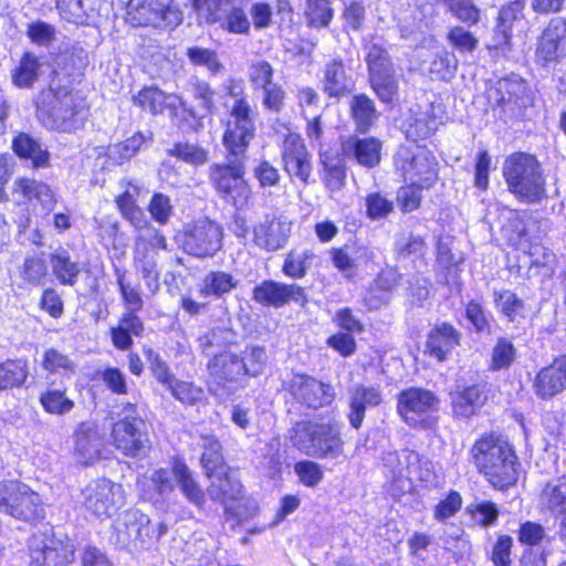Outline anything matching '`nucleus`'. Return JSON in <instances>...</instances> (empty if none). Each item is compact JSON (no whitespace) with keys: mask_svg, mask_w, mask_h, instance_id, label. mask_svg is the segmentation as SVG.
<instances>
[{"mask_svg":"<svg viewBox=\"0 0 566 566\" xmlns=\"http://www.w3.org/2000/svg\"><path fill=\"white\" fill-rule=\"evenodd\" d=\"M321 164L324 168V184L331 191H339L346 181V165L338 155L321 154Z\"/></svg>","mask_w":566,"mask_h":566,"instance_id":"f704fd0d","label":"nucleus"},{"mask_svg":"<svg viewBox=\"0 0 566 566\" xmlns=\"http://www.w3.org/2000/svg\"><path fill=\"white\" fill-rule=\"evenodd\" d=\"M251 107L244 98L238 99L230 113L222 142L227 150L226 163L209 168V178L223 200L237 209L245 207L251 189L244 179L247 151L254 137L255 126Z\"/></svg>","mask_w":566,"mask_h":566,"instance_id":"f257e3e1","label":"nucleus"},{"mask_svg":"<svg viewBox=\"0 0 566 566\" xmlns=\"http://www.w3.org/2000/svg\"><path fill=\"white\" fill-rule=\"evenodd\" d=\"M348 107L355 130L359 134H367L380 117L375 101L365 93L353 95L348 102Z\"/></svg>","mask_w":566,"mask_h":566,"instance_id":"c85d7f7f","label":"nucleus"},{"mask_svg":"<svg viewBox=\"0 0 566 566\" xmlns=\"http://www.w3.org/2000/svg\"><path fill=\"white\" fill-rule=\"evenodd\" d=\"M329 253L334 266L345 279L352 280L357 275V264L355 263L352 249L333 248Z\"/></svg>","mask_w":566,"mask_h":566,"instance_id":"13d9d810","label":"nucleus"},{"mask_svg":"<svg viewBox=\"0 0 566 566\" xmlns=\"http://www.w3.org/2000/svg\"><path fill=\"white\" fill-rule=\"evenodd\" d=\"M382 461L392 482L401 483V488L407 486V471L402 459V450L386 452Z\"/></svg>","mask_w":566,"mask_h":566,"instance_id":"680f3d73","label":"nucleus"},{"mask_svg":"<svg viewBox=\"0 0 566 566\" xmlns=\"http://www.w3.org/2000/svg\"><path fill=\"white\" fill-rule=\"evenodd\" d=\"M209 380L208 387L213 395H221L224 389L233 384H239L243 377L239 355L230 350L214 354L207 364Z\"/></svg>","mask_w":566,"mask_h":566,"instance_id":"aec40b11","label":"nucleus"},{"mask_svg":"<svg viewBox=\"0 0 566 566\" xmlns=\"http://www.w3.org/2000/svg\"><path fill=\"white\" fill-rule=\"evenodd\" d=\"M535 389L536 394L544 399L566 389V355L557 357L537 374Z\"/></svg>","mask_w":566,"mask_h":566,"instance_id":"a878e982","label":"nucleus"},{"mask_svg":"<svg viewBox=\"0 0 566 566\" xmlns=\"http://www.w3.org/2000/svg\"><path fill=\"white\" fill-rule=\"evenodd\" d=\"M169 94L155 86L144 87L133 97L134 103L153 115L163 114Z\"/></svg>","mask_w":566,"mask_h":566,"instance_id":"8fccbe9b","label":"nucleus"},{"mask_svg":"<svg viewBox=\"0 0 566 566\" xmlns=\"http://www.w3.org/2000/svg\"><path fill=\"white\" fill-rule=\"evenodd\" d=\"M306 18L314 28L327 27L333 18V9L328 0H307Z\"/></svg>","mask_w":566,"mask_h":566,"instance_id":"5fc2aeb1","label":"nucleus"},{"mask_svg":"<svg viewBox=\"0 0 566 566\" xmlns=\"http://www.w3.org/2000/svg\"><path fill=\"white\" fill-rule=\"evenodd\" d=\"M223 229L209 219H200L181 235L184 250L196 258L213 256L222 248Z\"/></svg>","mask_w":566,"mask_h":566,"instance_id":"dca6fc26","label":"nucleus"},{"mask_svg":"<svg viewBox=\"0 0 566 566\" xmlns=\"http://www.w3.org/2000/svg\"><path fill=\"white\" fill-rule=\"evenodd\" d=\"M200 446L203 450L200 461L206 475L228 467L221 453V443L214 436L201 434Z\"/></svg>","mask_w":566,"mask_h":566,"instance_id":"e433bc0d","label":"nucleus"},{"mask_svg":"<svg viewBox=\"0 0 566 566\" xmlns=\"http://www.w3.org/2000/svg\"><path fill=\"white\" fill-rule=\"evenodd\" d=\"M282 158L287 174L306 184L311 176L312 166L310 154L300 136L289 135L285 137Z\"/></svg>","mask_w":566,"mask_h":566,"instance_id":"5701e85b","label":"nucleus"},{"mask_svg":"<svg viewBox=\"0 0 566 566\" xmlns=\"http://www.w3.org/2000/svg\"><path fill=\"white\" fill-rule=\"evenodd\" d=\"M40 62L32 53H25L13 74V82L19 87H30L38 78Z\"/></svg>","mask_w":566,"mask_h":566,"instance_id":"603ef678","label":"nucleus"},{"mask_svg":"<svg viewBox=\"0 0 566 566\" xmlns=\"http://www.w3.org/2000/svg\"><path fill=\"white\" fill-rule=\"evenodd\" d=\"M451 402L457 416L468 418L483 403V396L478 386H470L462 391L452 392Z\"/></svg>","mask_w":566,"mask_h":566,"instance_id":"4c0bfd02","label":"nucleus"},{"mask_svg":"<svg viewBox=\"0 0 566 566\" xmlns=\"http://www.w3.org/2000/svg\"><path fill=\"white\" fill-rule=\"evenodd\" d=\"M150 518L137 509L122 512L113 524L114 543L130 552L144 548L154 539Z\"/></svg>","mask_w":566,"mask_h":566,"instance_id":"ddd939ff","label":"nucleus"},{"mask_svg":"<svg viewBox=\"0 0 566 566\" xmlns=\"http://www.w3.org/2000/svg\"><path fill=\"white\" fill-rule=\"evenodd\" d=\"M237 284L238 281L230 273L212 271L205 276L201 293L220 297L237 287Z\"/></svg>","mask_w":566,"mask_h":566,"instance_id":"c03bdc74","label":"nucleus"},{"mask_svg":"<svg viewBox=\"0 0 566 566\" xmlns=\"http://www.w3.org/2000/svg\"><path fill=\"white\" fill-rule=\"evenodd\" d=\"M315 258L316 255L311 249L292 250L285 256L282 271L292 279H302L306 275Z\"/></svg>","mask_w":566,"mask_h":566,"instance_id":"ea45409f","label":"nucleus"},{"mask_svg":"<svg viewBox=\"0 0 566 566\" xmlns=\"http://www.w3.org/2000/svg\"><path fill=\"white\" fill-rule=\"evenodd\" d=\"M461 333L449 323H441L432 328L426 343L427 353L438 361L447 356L460 344Z\"/></svg>","mask_w":566,"mask_h":566,"instance_id":"bb28decb","label":"nucleus"},{"mask_svg":"<svg viewBox=\"0 0 566 566\" xmlns=\"http://www.w3.org/2000/svg\"><path fill=\"white\" fill-rule=\"evenodd\" d=\"M283 388L292 399L307 409L317 410L331 405L335 399V390L306 374H295L283 382Z\"/></svg>","mask_w":566,"mask_h":566,"instance_id":"4468645a","label":"nucleus"},{"mask_svg":"<svg viewBox=\"0 0 566 566\" xmlns=\"http://www.w3.org/2000/svg\"><path fill=\"white\" fill-rule=\"evenodd\" d=\"M368 82L384 104H394L399 97V78L394 63L382 48L373 44L366 56Z\"/></svg>","mask_w":566,"mask_h":566,"instance_id":"9d476101","label":"nucleus"},{"mask_svg":"<svg viewBox=\"0 0 566 566\" xmlns=\"http://www.w3.org/2000/svg\"><path fill=\"white\" fill-rule=\"evenodd\" d=\"M458 69V59L453 52L441 51L431 61L429 72L442 81H449L455 74Z\"/></svg>","mask_w":566,"mask_h":566,"instance_id":"864d4df0","label":"nucleus"},{"mask_svg":"<svg viewBox=\"0 0 566 566\" xmlns=\"http://www.w3.org/2000/svg\"><path fill=\"white\" fill-rule=\"evenodd\" d=\"M471 455L479 472L499 490L514 485L518 479L517 457L501 436L486 434L471 449Z\"/></svg>","mask_w":566,"mask_h":566,"instance_id":"f03ea898","label":"nucleus"},{"mask_svg":"<svg viewBox=\"0 0 566 566\" xmlns=\"http://www.w3.org/2000/svg\"><path fill=\"white\" fill-rule=\"evenodd\" d=\"M253 300L264 306L281 307L290 302L305 306L307 295L305 289L292 283L284 284L272 280H265L254 286Z\"/></svg>","mask_w":566,"mask_h":566,"instance_id":"412c9836","label":"nucleus"},{"mask_svg":"<svg viewBox=\"0 0 566 566\" xmlns=\"http://www.w3.org/2000/svg\"><path fill=\"white\" fill-rule=\"evenodd\" d=\"M494 301L502 314L511 322H517L520 318L525 317V304L512 291L494 292Z\"/></svg>","mask_w":566,"mask_h":566,"instance_id":"a18cd8bd","label":"nucleus"},{"mask_svg":"<svg viewBox=\"0 0 566 566\" xmlns=\"http://www.w3.org/2000/svg\"><path fill=\"white\" fill-rule=\"evenodd\" d=\"M0 512L28 523L44 517V506L40 495L19 481L0 483Z\"/></svg>","mask_w":566,"mask_h":566,"instance_id":"1a4fd4ad","label":"nucleus"},{"mask_svg":"<svg viewBox=\"0 0 566 566\" xmlns=\"http://www.w3.org/2000/svg\"><path fill=\"white\" fill-rule=\"evenodd\" d=\"M488 99L493 111L499 112L501 120L517 118L530 101L527 83L515 74L500 78L489 91Z\"/></svg>","mask_w":566,"mask_h":566,"instance_id":"f8f14e48","label":"nucleus"},{"mask_svg":"<svg viewBox=\"0 0 566 566\" xmlns=\"http://www.w3.org/2000/svg\"><path fill=\"white\" fill-rule=\"evenodd\" d=\"M546 538L549 539L542 524L532 521H526L520 525V543L527 545L530 547L537 548V546Z\"/></svg>","mask_w":566,"mask_h":566,"instance_id":"69168bd1","label":"nucleus"},{"mask_svg":"<svg viewBox=\"0 0 566 566\" xmlns=\"http://www.w3.org/2000/svg\"><path fill=\"white\" fill-rule=\"evenodd\" d=\"M207 478L210 481L207 488L209 497L221 503L227 514H232L239 520L249 518L256 514V502L244 497L243 485L229 467L209 473Z\"/></svg>","mask_w":566,"mask_h":566,"instance_id":"423d86ee","label":"nucleus"},{"mask_svg":"<svg viewBox=\"0 0 566 566\" xmlns=\"http://www.w3.org/2000/svg\"><path fill=\"white\" fill-rule=\"evenodd\" d=\"M222 28L233 34H249L251 22L242 8L233 7L227 14Z\"/></svg>","mask_w":566,"mask_h":566,"instance_id":"774afa93","label":"nucleus"},{"mask_svg":"<svg viewBox=\"0 0 566 566\" xmlns=\"http://www.w3.org/2000/svg\"><path fill=\"white\" fill-rule=\"evenodd\" d=\"M294 448L312 458L336 459L343 454V441L337 428L312 420L296 421L289 430Z\"/></svg>","mask_w":566,"mask_h":566,"instance_id":"39448f33","label":"nucleus"},{"mask_svg":"<svg viewBox=\"0 0 566 566\" xmlns=\"http://www.w3.org/2000/svg\"><path fill=\"white\" fill-rule=\"evenodd\" d=\"M56 8L67 22L84 24L94 10V0H57Z\"/></svg>","mask_w":566,"mask_h":566,"instance_id":"a19ab883","label":"nucleus"},{"mask_svg":"<svg viewBox=\"0 0 566 566\" xmlns=\"http://www.w3.org/2000/svg\"><path fill=\"white\" fill-rule=\"evenodd\" d=\"M381 402L380 391L376 387L357 385L350 390L349 422L353 428L359 429L365 418L367 407H376Z\"/></svg>","mask_w":566,"mask_h":566,"instance_id":"c756f323","label":"nucleus"},{"mask_svg":"<svg viewBox=\"0 0 566 566\" xmlns=\"http://www.w3.org/2000/svg\"><path fill=\"white\" fill-rule=\"evenodd\" d=\"M541 509L554 517L566 515V475L548 481L539 496Z\"/></svg>","mask_w":566,"mask_h":566,"instance_id":"7c9ffc66","label":"nucleus"},{"mask_svg":"<svg viewBox=\"0 0 566 566\" xmlns=\"http://www.w3.org/2000/svg\"><path fill=\"white\" fill-rule=\"evenodd\" d=\"M134 259L137 270L140 272L147 285L150 286L151 281L157 284L159 272L157 270L155 255L145 249L135 250Z\"/></svg>","mask_w":566,"mask_h":566,"instance_id":"052dcab7","label":"nucleus"},{"mask_svg":"<svg viewBox=\"0 0 566 566\" xmlns=\"http://www.w3.org/2000/svg\"><path fill=\"white\" fill-rule=\"evenodd\" d=\"M52 272L62 285L73 286L81 273L78 262L72 261L67 250L56 249L50 258Z\"/></svg>","mask_w":566,"mask_h":566,"instance_id":"72a5a7b5","label":"nucleus"},{"mask_svg":"<svg viewBox=\"0 0 566 566\" xmlns=\"http://www.w3.org/2000/svg\"><path fill=\"white\" fill-rule=\"evenodd\" d=\"M438 408L439 398L428 389L410 387L398 396V411L406 423L412 427H424L427 420L422 417Z\"/></svg>","mask_w":566,"mask_h":566,"instance_id":"a211bd4d","label":"nucleus"},{"mask_svg":"<svg viewBox=\"0 0 566 566\" xmlns=\"http://www.w3.org/2000/svg\"><path fill=\"white\" fill-rule=\"evenodd\" d=\"M12 149L18 157L30 159L33 168L50 166V153L27 133H19L12 140Z\"/></svg>","mask_w":566,"mask_h":566,"instance_id":"473e14b6","label":"nucleus"},{"mask_svg":"<svg viewBox=\"0 0 566 566\" xmlns=\"http://www.w3.org/2000/svg\"><path fill=\"white\" fill-rule=\"evenodd\" d=\"M185 54L192 65L203 66L212 74H218L223 70V64L214 50L191 45L187 48Z\"/></svg>","mask_w":566,"mask_h":566,"instance_id":"de8ad7c7","label":"nucleus"},{"mask_svg":"<svg viewBox=\"0 0 566 566\" xmlns=\"http://www.w3.org/2000/svg\"><path fill=\"white\" fill-rule=\"evenodd\" d=\"M322 84L323 92L336 98L346 96L355 88V81L340 59L326 63Z\"/></svg>","mask_w":566,"mask_h":566,"instance_id":"393cba45","label":"nucleus"},{"mask_svg":"<svg viewBox=\"0 0 566 566\" xmlns=\"http://www.w3.org/2000/svg\"><path fill=\"white\" fill-rule=\"evenodd\" d=\"M537 64L548 66L566 57V18L552 19L543 30L535 50Z\"/></svg>","mask_w":566,"mask_h":566,"instance_id":"6ab92c4d","label":"nucleus"},{"mask_svg":"<svg viewBox=\"0 0 566 566\" xmlns=\"http://www.w3.org/2000/svg\"><path fill=\"white\" fill-rule=\"evenodd\" d=\"M27 35L34 44L49 46L55 40L56 31L52 24L38 20L28 24Z\"/></svg>","mask_w":566,"mask_h":566,"instance_id":"e2e57ef3","label":"nucleus"},{"mask_svg":"<svg viewBox=\"0 0 566 566\" xmlns=\"http://www.w3.org/2000/svg\"><path fill=\"white\" fill-rule=\"evenodd\" d=\"M516 349L507 338H500L492 353L491 369L500 370L509 368L515 360Z\"/></svg>","mask_w":566,"mask_h":566,"instance_id":"4d7b16f0","label":"nucleus"},{"mask_svg":"<svg viewBox=\"0 0 566 566\" xmlns=\"http://www.w3.org/2000/svg\"><path fill=\"white\" fill-rule=\"evenodd\" d=\"M39 400L43 409L52 415L62 416L74 408V401L62 389L49 388L40 395Z\"/></svg>","mask_w":566,"mask_h":566,"instance_id":"49530a36","label":"nucleus"},{"mask_svg":"<svg viewBox=\"0 0 566 566\" xmlns=\"http://www.w3.org/2000/svg\"><path fill=\"white\" fill-rule=\"evenodd\" d=\"M45 261L36 255H30L24 259L22 268V277L31 284L41 285L46 276Z\"/></svg>","mask_w":566,"mask_h":566,"instance_id":"0e129e2a","label":"nucleus"},{"mask_svg":"<svg viewBox=\"0 0 566 566\" xmlns=\"http://www.w3.org/2000/svg\"><path fill=\"white\" fill-rule=\"evenodd\" d=\"M268 353L264 346L248 345L239 355V363L243 376L258 377L262 375L268 365Z\"/></svg>","mask_w":566,"mask_h":566,"instance_id":"c9c22d12","label":"nucleus"},{"mask_svg":"<svg viewBox=\"0 0 566 566\" xmlns=\"http://www.w3.org/2000/svg\"><path fill=\"white\" fill-rule=\"evenodd\" d=\"M149 138L150 135L146 137L142 133H136L122 143L111 145L106 153L107 157L114 165H122L130 159Z\"/></svg>","mask_w":566,"mask_h":566,"instance_id":"79ce46f5","label":"nucleus"},{"mask_svg":"<svg viewBox=\"0 0 566 566\" xmlns=\"http://www.w3.org/2000/svg\"><path fill=\"white\" fill-rule=\"evenodd\" d=\"M74 451L87 464L95 459L103 447V438L92 421L81 422L74 431Z\"/></svg>","mask_w":566,"mask_h":566,"instance_id":"cd10ccee","label":"nucleus"},{"mask_svg":"<svg viewBox=\"0 0 566 566\" xmlns=\"http://www.w3.org/2000/svg\"><path fill=\"white\" fill-rule=\"evenodd\" d=\"M190 91L192 94V97L198 102V109L199 115H201V120L212 115V113L216 109L214 106V90L210 86V84L203 80H199L198 77H195L190 82Z\"/></svg>","mask_w":566,"mask_h":566,"instance_id":"09e8293b","label":"nucleus"},{"mask_svg":"<svg viewBox=\"0 0 566 566\" xmlns=\"http://www.w3.org/2000/svg\"><path fill=\"white\" fill-rule=\"evenodd\" d=\"M28 377L25 360H7L0 364V390L21 386Z\"/></svg>","mask_w":566,"mask_h":566,"instance_id":"37998d69","label":"nucleus"},{"mask_svg":"<svg viewBox=\"0 0 566 566\" xmlns=\"http://www.w3.org/2000/svg\"><path fill=\"white\" fill-rule=\"evenodd\" d=\"M36 117L49 129L72 133L83 125V105L67 87L42 90L35 101Z\"/></svg>","mask_w":566,"mask_h":566,"instance_id":"7ed1b4c3","label":"nucleus"},{"mask_svg":"<svg viewBox=\"0 0 566 566\" xmlns=\"http://www.w3.org/2000/svg\"><path fill=\"white\" fill-rule=\"evenodd\" d=\"M81 502L93 515L109 517L124 503L123 488L108 479L93 480L82 489Z\"/></svg>","mask_w":566,"mask_h":566,"instance_id":"2eb2a0df","label":"nucleus"},{"mask_svg":"<svg viewBox=\"0 0 566 566\" xmlns=\"http://www.w3.org/2000/svg\"><path fill=\"white\" fill-rule=\"evenodd\" d=\"M292 222L282 216H266L264 221L254 227V243L269 252L282 249L289 241Z\"/></svg>","mask_w":566,"mask_h":566,"instance_id":"4be33fe9","label":"nucleus"},{"mask_svg":"<svg viewBox=\"0 0 566 566\" xmlns=\"http://www.w3.org/2000/svg\"><path fill=\"white\" fill-rule=\"evenodd\" d=\"M143 249L149 252L150 250H167V241L165 235L150 222L137 231L135 250Z\"/></svg>","mask_w":566,"mask_h":566,"instance_id":"3c124183","label":"nucleus"},{"mask_svg":"<svg viewBox=\"0 0 566 566\" xmlns=\"http://www.w3.org/2000/svg\"><path fill=\"white\" fill-rule=\"evenodd\" d=\"M17 192H21L28 200L36 199L44 208H51L54 196L51 188L35 179L20 178L14 182Z\"/></svg>","mask_w":566,"mask_h":566,"instance_id":"58836bf2","label":"nucleus"},{"mask_svg":"<svg viewBox=\"0 0 566 566\" xmlns=\"http://www.w3.org/2000/svg\"><path fill=\"white\" fill-rule=\"evenodd\" d=\"M148 211L156 222L166 224L172 214L170 198L161 192L154 193L148 203Z\"/></svg>","mask_w":566,"mask_h":566,"instance_id":"338daca9","label":"nucleus"},{"mask_svg":"<svg viewBox=\"0 0 566 566\" xmlns=\"http://www.w3.org/2000/svg\"><path fill=\"white\" fill-rule=\"evenodd\" d=\"M111 438L123 454L140 458L150 449L147 423L133 403H127L113 423Z\"/></svg>","mask_w":566,"mask_h":566,"instance_id":"0eeeda50","label":"nucleus"},{"mask_svg":"<svg viewBox=\"0 0 566 566\" xmlns=\"http://www.w3.org/2000/svg\"><path fill=\"white\" fill-rule=\"evenodd\" d=\"M172 478L184 496L198 509L206 505V493L193 476L192 471L181 461H175Z\"/></svg>","mask_w":566,"mask_h":566,"instance_id":"2f4dec72","label":"nucleus"},{"mask_svg":"<svg viewBox=\"0 0 566 566\" xmlns=\"http://www.w3.org/2000/svg\"><path fill=\"white\" fill-rule=\"evenodd\" d=\"M503 176L511 193L521 202L538 203L546 195V180L541 163L534 155L514 153L503 165Z\"/></svg>","mask_w":566,"mask_h":566,"instance_id":"20e7f679","label":"nucleus"},{"mask_svg":"<svg viewBox=\"0 0 566 566\" xmlns=\"http://www.w3.org/2000/svg\"><path fill=\"white\" fill-rule=\"evenodd\" d=\"M235 343L234 333L226 327H216L199 337V345L203 352L212 347L223 348Z\"/></svg>","mask_w":566,"mask_h":566,"instance_id":"bf43d9fd","label":"nucleus"},{"mask_svg":"<svg viewBox=\"0 0 566 566\" xmlns=\"http://www.w3.org/2000/svg\"><path fill=\"white\" fill-rule=\"evenodd\" d=\"M395 166L412 186L429 188L438 179L434 158L424 150L413 153L408 147H400L395 156Z\"/></svg>","mask_w":566,"mask_h":566,"instance_id":"f3484780","label":"nucleus"},{"mask_svg":"<svg viewBox=\"0 0 566 566\" xmlns=\"http://www.w3.org/2000/svg\"><path fill=\"white\" fill-rule=\"evenodd\" d=\"M182 19L174 0H130L127 4V20L134 27L175 29Z\"/></svg>","mask_w":566,"mask_h":566,"instance_id":"9b49d317","label":"nucleus"},{"mask_svg":"<svg viewBox=\"0 0 566 566\" xmlns=\"http://www.w3.org/2000/svg\"><path fill=\"white\" fill-rule=\"evenodd\" d=\"M168 154L191 165H202L208 160L207 151L190 143H176Z\"/></svg>","mask_w":566,"mask_h":566,"instance_id":"6e6d98bb","label":"nucleus"},{"mask_svg":"<svg viewBox=\"0 0 566 566\" xmlns=\"http://www.w3.org/2000/svg\"><path fill=\"white\" fill-rule=\"evenodd\" d=\"M30 566H71L75 560V544L67 536H57L46 527L28 541Z\"/></svg>","mask_w":566,"mask_h":566,"instance_id":"6e6552de","label":"nucleus"},{"mask_svg":"<svg viewBox=\"0 0 566 566\" xmlns=\"http://www.w3.org/2000/svg\"><path fill=\"white\" fill-rule=\"evenodd\" d=\"M381 143L375 137L359 138L350 135L342 139V156L355 159L359 165L371 168L380 163Z\"/></svg>","mask_w":566,"mask_h":566,"instance_id":"b1692460","label":"nucleus"}]
</instances>
